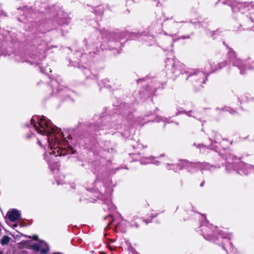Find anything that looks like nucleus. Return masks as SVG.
Listing matches in <instances>:
<instances>
[{"instance_id":"f257e3e1","label":"nucleus","mask_w":254,"mask_h":254,"mask_svg":"<svg viewBox=\"0 0 254 254\" xmlns=\"http://www.w3.org/2000/svg\"><path fill=\"white\" fill-rule=\"evenodd\" d=\"M34 122L35 120L33 119H32L31 123V124H33V126L35 130L41 134L43 135L46 134L47 136H49L47 139L48 143H50L53 139V137L51 134L58 132L59 131L58 128L44 116H43L41 119V120L38 122V125L40 126V127L35 124H34Z\"/></svg>"},{"instance_id":"f03ea898","label":"nucleus","mask_w":254,"mask_h":254,"mask_svg":"<svg viewBox=\"0 0 254 254\" xmlns=\"http://www.w3.org/2000/svg\"><path fill=\"white\" fill-rule=\"evenodd\" d=\"M35 251H40L41 254H46L49 251V248L47 244L44 242H40L33 245L32 246Z\"/></svg>"},{"instance_id":"7ed1b4c3","label":"nucleus","mask_w":254,"mask_h":254,"mask_svg":"<svg viewBox=\"0 0 254 254\" xmlns=\"http://www.w3.org/2000/svg\"><path fill=\"white\" fill-rule=\"evenodd\" d=\"M20 212L16 209H12L7 213L8 219L12 222L17 220L20 217Z\"/></svg>"},{"instance_id":"20e7f679","label":"nucleus","mask_w":254,"mask_h":254,"mask_svg":"<svg viewBox=\"0 0 254 254\" xmlns=\"http://www.w3.org/2000/svg\"><path fill=\"white\" fill-rule=\"evenodd\" d=\"M30 241H22L18 244V247L20 249L24 248H27L29 245Z\"/></svg>"},{"instance_id":"39448f33","label":"nucleus","mask_w":254,"mask_h":254,"mask_svg":"<svg viewBox=\"0 0 254 254\" xmlns=\"http://www.w3.org/2000/svg\"><path fill=\"white\" fill-rule=\"evenodd\" d=\"M10 240V238L7 236H4L1 240V243L2 245H7Z\"/></svg>"},{"instance_id":"423d86ee","label":"nucleus","mask_w":254,"mask_h":254,"mask_svg":"<svg viewBox=\"0 0 254 254\" xmlns=\"http://www.w3.org/2000/svg\"><path fill=\"white\" fill-rule=\"evenodd\" d=\"M34 238L35 240H37V236H34Z\"/></svg>"},{"instance_id":"0eeeda50","label":"nucleus","mask_w":254,"mask_h":254,"mask_svg":"<svg viewBox=\"0 0 254 254\" xmlns=\"http://www.w3.org/2000/svg\"><path fill=\"white\" fill-rule=\"evenodd\" d=\"M0 254H2V253L1 252H0Z\"/></svg>"},{"instance_id":"6e6552de","label":"nucleus","mask_w":254,"mask_h":254,"mask_svg":"<svg viewBox=\"0 0 254 254\" xmlns=\"http://www.w3.org/2000/svg\"><path fill=\"white\" fill-rule=\"evenodd\" d=\"M103 254H105V253H103Z\"/></svg>"}]
</instances>
